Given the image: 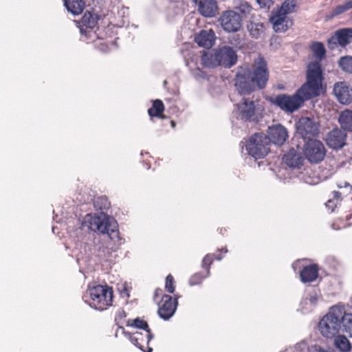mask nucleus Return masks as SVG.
Returning <instances> with one entry per match:
<instances>
[{
  "instance_id": "1",
  "label": "nucleus",
  "mask_w": 352,
  "mask_h": 352,
  "mask_svg": "<svg viewBox=\"0 0 352 352\" xmlns=\"http://www.w3.org/2000/svg\"><path fill=\"white\" fill-rule=\"evenodd\" d=\"M307 81L293 95L279 94L272 102L287 113H293L303 106L305 102L318 96L323 80L321 65L319 61L309 64Z\"/></svg>"
},
{
  "instance_id": "2",
  "label": "nucleus",
  "mask_w": 352,
  "mask_h": 352,
  "mask_svg": "<svg viewBox=\"0 0 352 352\" xmlns=\"http://www.w3.org/2000/svg\"><path fill=\"white\" fill-rule=\"evenodd\" d=\"M268 77L266 62L259 56L255 59L252 69L246 65L238 67L234 86L240 95H248L256 87L264 88Z\"/></svg>"
},
{
  "instance_id": "3",
  "label": "nucleus",
  "mask_w": 352,
  "mask_h": 352,
  "mask_svg": "<svg viewBox=\"0 0 352 352\" xmlns=\"http://www.w3.org/2000/svg\"><path fill=\"white\" fill-rule=\"evenodd\" d=\"M343 306H333L319 322V329L322 335L327 338L335 337L341 329Z\"/></svg>"
},
{
  "instance_id": "4",
  "label": "nucleus",
  "mask_w": 352,
  "mask_h": 352,
  "mask_svg": "<svg viewBox=\"0 0 352 352\" xmlns=\"http://www.w3.org/2000/svg\"><path fill=\"white\" fill-rule=\"evenodd\" d=\"M90 307L103 311L112 305L113 291L111 287L107 285H97L89 289Z\"/></svg>"
},
{
  "instance_id": "5",
  "label": "nucleus",
  "mask_w": 352,
  "mask_h": 352,
  "mask_svg": "<svg viewBox=\"0 0 352 352\" xmlns=\"http://www.w3.org/2000/svg\"><path fill=\"white\" fill-rule=\"evenodd\" d=\"M88 221L91 230L107 234L111 239L118 236V223L113 217L102 214L90 216Z\"/></svg>"
},
{
  "instance_id": "6",
  "label": "nucleus",
  "mask_w": 352,
  "mask_h": 352,
  "mask_svg": "<svg viewBox=\"0 0 352 352\" xmlns=\"http://www.w3.org/2000/svg\"><path fill=\"white\" fill-rule=\"evenodd\" d=\"M240 144L242 148L245 147L248 154H268L271 152L270 140L263 133H254Z\"/></svg>"
},
{
  "instance_id": "7",
  "label": "nucleus",
  "mask_w": 352,
  "mask_h": 352,
  "mask_svg": "<svg viewBox=\"0 0 352 352\" xmlns=\"http://www.w3.org/2000/svg\"><path fill=\"white\" fill-rule=\"evenodd\" d=\"M296 129L298 133L302 136L301 138H307L309 136H315L319 132L318 124L313 119L309 118L302 117L299 119L296 124ZM300 138H296L292 139V144L295 142H299ZM288 154H301L299 144H296V149L294 147L290 148Z\"/></svg>"
},
{
  "instance_id": "8",
  "label": "nucleus",
  "mask_w": 352,
  "mask_h": 352,
  "mask_svg": "<svg viewBox=\"0 0 352 352\" xmlns=\"http://www.w3.org/2000/svg\"><path fill=\"white\" fill-rule=\"evenodd\" d=\"M296 6V0H285L280 8L272 13L270 21L276 32H285L288 29L287 14L294 12Z\"/></svg>"
},
{
  "instance_id": "9",
  "label": "nucleus",
  "mask_w": 352,
  "mask_h": 352,
  "mask_svg": "<svg viewBox=\"0 0 352 352\" xmlns=\"http://www.w3.org/2000/svg\"><path fill=\"white\" fill-rule=\"evenodd\" d=\"M324 162L320 168L325 177L332 175L339 168L352 166V156L348 155H323Z\"/></svg>"
},
{
  "instance_id": "10",
  "label": "nucleus",
  "mask_w": 352,
  "mask_h": 352,
  "mask_svg": "<svg viewBox=\"0 0 352 352\" xmlns=\"http://www.w3.org/2000/svg\"><path fill=\"white\" fill-rule=\"evenodd\" d=\"M235 106V112L238 118L245 121H254L257 120L256 114L260 108L256 106L254 101L243 98L240 103L236 104Z\"/></svg>"
},
{
  "instance_id": "11",
  "label": "nucleus",
  "mask_w": 352,
  "mask_h": 352,
  "mask_svg": "<svg viewBox=\"0 0 352 352\" xmlns=\"http://www.w3.org/2000/svg\"><path fill=\"white\" fill-rule=\"evenodd\" d=\"M123 333L130 341L138 348L144 352H152L153 349L149 346V342L153 338V334L151 331H146L144 333L135 331L133 333L124 331V327H119Z\"/></svg>"
},
{
  "instance_id": "12",
  "label": "nucleus",
  "mask_w": 352,
  "mask_h": 352,
  "mask_svg": "<svg viewBox=\"0 0 352 352\" xmlns=\"http://www.w3.org/2000/svg\"><path fill=\"white\" fill-rule=\"evenodd\" d=\"M219 21L223 30L227 32H236L242 26V17L234 10L223 12Z\"/></svg>"
},
{
  "instance_id": "13",
  "label": "nucleus",
  "mask_w": 352,
  "mask_h": 352,
  "mask_svg": "<svg viewBox=\"0 0 352 352\" xmlns=\"http://www.w3.org/2000/svg\"><path fill=\"white\" fill-rule=\"evenodd\" d=\"M178 297L177 295H175V298L167 294L163 295L157 311L160 318L168 320L173 316L178 305Z\"/></svg>"
},
{
  "instance_id": "14",
  "label": "nucleus",
  "mask_w": 352,
  "mask_h": 352,
  "mask_svg": "<svg viewBox=\"0 0 352 352\" xmlns=\"http://www.w3.org/2000/svg\"><path fill=\"white\" fill-rule=\"evenodd\" d=\"M217 66L222 65L230 68L234 65L237 61V55L232 47L223 46L216 50Z\"/></svg>"
},
{
  "instance_id": "15",
  "label": "nucleus",
  "mask_w": 352,
  "mask_h": 352,
  "mask_svg": "<svg viewBox=\"0 0 352 352\" xmlns=\"http://www.w3.org/2000/svg\"><path fill=\"white\" fill-rule=\"evenodd\" d=\"M333 93L341 104H348L352 102V88L345 81L335 83Z\"/></svg>"
},
{
  "instance_id": "16",
  "label": "nucleus",
  "mask_w": 352,
  "mask_h": 352,
  "mask_svg": "<svg viewBox=\"0 0 352 352\" xmlns=\"http://www.w3.org/2000/svg\"><path fill=\"white\" fill-rule=\"evenodd\" d=\"M352 41V28H343L336 32L328 41L329 47L333 48L339 45L344 47Z\"/></svg>"
},
{
  "instance_id": "17",
  "label": "nucleus",
  "mask_w": 352,
  "mask_h": 352,
  "mask_svg": "<svg viewBox=\"0 0 352 352\" xmlns=\"http://www.w3.org/2000/svg\"><path fill=\"white\" fill-rule=\"evenodd\" d=\"M267 132L270 142H272L274 144L282 145L288 138L286 128L281 124L270 126Z\"/></svg>"
},
{
  "instance_id": "18",
  "label": "nucleus",
  "mask_w": 352,
  "mask_h": 352,
  "mask_svg": "<svg viewBox=\"0 0 352 352\" xmlns=\"http://www.w3.org/2000/svg\"><path fill=\"white\" fill-rule=\"evenodd\" d=\"M303 143V154H325L326 149L323 143L316 139L300 138Z\"/></svg>"
},
{
  "instance_id": "19",
  "label": "nucleus",
  "mask_w": 352,
  "mask_h": 352,
  "mask_svg": "<svg viewBox=\"0 0 352 352\" xmlns=\"http://www.w3.org/2000/svg\"><path fill=\"white\" fill-rule=\"evenodd\" d=\"M346 133L342 130L336 129L330 131L327 138V144L333 148H340L344 145Z\"/></svg>"
},
{
  "instance_id": "20",
  "label": "nucleus",
  "mask_w": 352,
  "mask_h": 352,
  "mask_svg": "<svg viewBox=\"0 0 352 352\" xmlns=\"http://www.w3.org/2000/svg\"><path fill=\"white\" fill-rule=\"evenodd\" d=\"M199 12L205 17H213L218 12L217 2L215 0H203L197 3Z\"/></svg>"
},
{
  "instance_id": "21",
  "label": "nucleus",
  "mask_w": 352,
  "mask_h": 352,
  "mask_svg": "<svg viewBox=\"0 0 352 352\" xmlns=\"http://www.w3.org/2000/svg\"><path fill=\"white\" fill-rule=\"evenodd\" d=\"M195 41L199 46L210 48L214 43V32L212 30H203L195 36Z\"/></svg>"
},
{
  "instance_id": "22",
  "label": "nucleus",
  "mask_w": 352,
  "mask_h": 352,
  "mask_svg": "<svg viewBox=\"0 0 352 352\" xmlns=\"http://www.w3.org/2000/svg\"><path fill=\"white\" fill-rule=\"evenodd\" d=\"M228 252V249L226 248H222L221 249L217 250V253L213 254H206L201 263V267L207 274H210V267L213 263L214 261L217 260L220 261L223 258V254Z\"/></svg>"
},
{
  "instance_id": "23",
  "label": "nucleus",
  "mask_w": 352,
  "mask_h": 352,
  "mask_svg": "<svg viewBox=\"0 0 352 352\" xmlns=\"http://www.w3.org/2000/svg\"><path fill=\"white\" fill-rule=\"evenodd\" d=\"M318 267L316 264H311L302 267L300 272V280L303 283H311L318 276Z\"/></svg>"
},
{
  "instance_id": "24",
  "label": "nucleus",
  "mask_w": 352,
  "mask_h": 352,
  "mask_svg": "<svg viewBox=\"0 0 352 352\" xmlns=\"http://www.w3.org/2000/svg\"><path fill=\"white\" fill-rule=\"evenodd\" d=\"M282 162L292 169H300L305 166V159L303 155H283Z\"/></svg>"
},
{
  "instance_id": "25",
  "label": "nucleus",
  "mask_w": 352,
  "mask_h": 352,
  "mask_svg": "<svg viewBox=\"0 0 352 352\" xmlns=\"http://www.w3.org/2000/svg\"><path fill=\"white\" fill-rule=\"evenodd\" d=\"M98 20V17L97 15H94L89 12H85L80 21L82 25L80 26V31L81 34H87L84 27L89 29L94 28L97 25Z\"/></svg>"
},
{
  "instance_id": "26",
  "label": "nucleus",
  "mask_w": 352,
  "mask_h": 352,
  "mask_svg": "<svg viewBox=\"0 0 352 352\" xmlns=\"http://www.w3.org/2000/svg\"><path fill=\"white\" fill-rule=\"evenodd\" d=\"M338 122L343 130L352 131V111L347 109L342 111Z\"/></svg>"
},
{
  "instance_id": "27",
  "label": "nucleus",
  "mask_w": 352,
  "mask_h": 352,
  "mask_svg": "<svg viewBox=\"0 0 352 352\" xmlns=\"http://www.w3.org/2000/svg\"><path fill=\"white\" fill-rule=\"evenodd\" d=\"M65 5L67 10L74 15L81 14L85 8L83 0H65Z\"/></svg>"
},
{
  "instance_id": "28",
  "label": "nucleus",
  "mask_w": 352,
  "mask_h": 352,
  "mask_svg": "<svg viewBox=\"0 0 352 352\" xmlns=\"http://www.w3.org/2000/svg\"><path fill=\"white\" fill-rule=\"evenodd\" d=\"M250 35L254 38H258L262 36L265 31V27L263 23L250 21L247 26Z\"/></svg>"
},
{
  "instance_id": "29",
  "label": "nucleus",
  "mask_w": 352,
  "mask_h": 352,
  "mask_svg": "<svg viewBox=\"0 0 352 352\" xmlns=\"http://www.w3.org/2000/svg\"><path fill=\"white\" fill-rule=\"evenodd\" d=\"M336 347L341 352H349L351 350V344L343 335H336L334 339Z\"/></svg>"
},
{
  "instance_id": "30",
  "label": "nucleus",
  "mask_w": 352,
  "mask_h": 352,
  "mask_svg": "<svg viewBox=\"0 0 352 352\" xmlns=\"http://www.w3.org/2000/svg\"><path fill=\"white\" fill-rule=\"evenodd\" d=\"M338 190L333 191L332 194L335 195L336 198L339 197L340 199H343L344 197H346L351 194L352 192V186L346 182H340L337 184Z\"/></svg>"
},
{
  "instance_id": "31",
  "label": "nucleus",
  "mask_w": 352,
  "mask_h": 352,
  "mask_svg": "<svg viewBox=\"0 0 352 352\" xmlns=\"http://www.w3.org/2000/svg\"><path fill=\"white\" fill-rule=\"evenodd\" d=\"M341 328L352 337V314H346L344 309L342 314Z\"/></svg>"
},
{
  "instance_id": "32",
  "label": "nucleus",
  "mask_w": 352,
  "mask_h": 352,
  "mask_svg": "<svg viewBox=\"0 0 352 352\" xmlns=\"http://www.w3.org/2000/svg\"><path fill=\"white\" fill-rule=\"evenodd\" d=\"M216 51L214 54L204 52L201 56V64L206 67H217Z\"/></svg>"
},
{
  "instance_id": "33",
  "label": "nucleus",
  "mask_w": 352,
  "mask_h": 352,
  "mask_svg": "<svg viewBox=\"0 0 352 352\" xmlns=\"http://www.w3.org/2000/svg\"><path fill=\"white\" fill-rule=\"evenodd\" d=\"M164 106L160 100H155L153 101V106L148 111V113L151 117H160L164 111Z\"/></svg>"
},
{
  "instance_id": "34",
  "label": "nucleus",
  "mask_w": 352,
  "mask_h": 352,
  "mask_svg": "<svg viewBox=\"0 0 352 352\" xmlns=\"http://www.w3.org/2000/svg\"><path fill=\"white\" fill-rule=\"evenodd\" d=\"M338 65L344 72L352 74V56L341 57L339 59Z\"/></svg>"
},
{
  "instance_id": "35",
  "label": "nucleus",
  "mask_w": 352,
  "mask_h": 352,
  "mask_svg": "<svg viewBox=\"0 0 352 352\" xmlns=\"http://www.w3.org/2000/svg\"><path fill=\"white\" fill-rule=\"evenodd\" d=\"M126 325L129 327L138 328L140 329L143 330L144 331H146L147 330L151 331L147 322L140 318H137L133 320H128Z\"/></svg>"
},
{
  "instance_id": "36",
  "label": "nucleus",
  "mask_w": 352,
  "mask_h": 352,
  "mask_svg": "<svg viewBox=\"0 0 352 352\" xmlns=\"http://www.w3.org/2000/svg\"><path fill=\"white\" fill-rule=\"evenodd\" d=\"M311 49L316 58L321 60L326 54L324 45L320 42H314L311 45Z\"/></svg>"
},
{
  "instance_id": "37",
  "label": "nucleus",
  "mask_w": 352,
  "mask_h": 352,
  "mask_svg": "<svg viewBox=\"0 0 352 352\" xmlns=\"http://www.w3.org/2000/svg\"><path fill=\"white\" fill-rule=\"evenodd\" d=\"M209 276L210 274H207V272L205 271L196 272L190 277L188 283L190 286L199 285L205 278Z\"/></svg>"
},
{
  "instance_id": "38",
  "label": "nucleus",
  "mask_w": 352,
  "mask_h": 352,
  "mask_svg": "<svg viewBox=\"0 0 352 352\" xmlns=\"http://www.w3.org/2000/svg\"><path fill=\"white\" fill-rule=\"evenodd\" d=\"M94 206L96 210H107L110 207V202L106 196H100L94 198Z\"/></svg>"
},
{
  "instance_id": "39",
  "label": "nucleus",
  "mask_w": 352,
  "mask_h": 352,
  "mask_svg": "<svg viewBox=\"0 0 352 352\" xmlns=\"http://www.w3.org/2000/svg\"><path fill=\"white\" fill-rule=\"evenodd\" d=\"M350 9H352V0L346 1L343 4L336 6L332 10L331 15L333 16H337L349 10Z\"/></svg>"
},
{
  "instance_id": "40",
  "label": "nucleus",
  "mask_w": 352,
  "mask_h": 352,
  "mask_svg": "<svg viewBox=\"0 0 352 352\" xmlns=\"http://www.w3.org/2000/svg\"><path fill=\"white\" fill-rule=\"evenodd\" d=\"M350 9H352V0L346 1L343 4L336 6L332 10L331 15L333 16H337L349 10Z\"/></svg>"
},
{
  "instance_id": "41",
  "label": "nucleus",
  "mask_w": 352,
  "mask_h": 352,
  "mask_svg": "<svg viewBox=\"0 0 352 352\" xmlns=\"http://www.w3.org/2000/svg\"><path fill=\"white\" fill-rule=\"evenodd\" d=\"M342 200L339 197L336 198L335 195H333V197L329 199L326 203V208L331 212H333L340 205Z\"/></svg>"
},
{
  "instance_id": "42",
  "label": "nucleus",
  "mask_w": 352,
  "mask_h": 352,
  "mask_svg": "<svg viewBox=\"0 0 352 352\" xmlns=\"http://www.w3.org/2000/svg\"><path fill=\"white\" fill-rule=\"evenodd\" d=\"M305 159V166H307V164L311 165L317 164L320 162H324L323 155H303Z\"/></svg>"
},
{
  "instance_id": "43",
  "label": "nucleus",
  "mask_w": 352,
  "mask_h": 352,
  "mask_svg": "<svg viewBox=\"0 0 352 352\" xmlns=\"http://www.w3.org/2000/svg\"><path fill=\"white\" fill-rule=\"evenodd\" d=\"M175 289V281L171 274H168L166 278L165 289L170 294H173Z\"/></svg>"
},
{
  "instance_id": "44",
  "label": "nucleus",
  "mask_w": 352,
  "mask_h": 352,
  "mask_svg": "<svg viewBox=\"0 0 352 352\" xmlns=\"http://www.w3.org/2000/svg\"><path fill=\"white\" fill-rule=\"evenodd\" d=\"M236 9L243 15H246L250 13L252 10L251 6L247 2H242L240 5L236 8Z\"/></svg>"
},
{
  "instance_id": "45",
  "label": "nucleus",
  "mask_w": 352,
  "mask_h": 352,
  "mask_svg": "<svg viewBox=\"0 0 352 352\" xmlns=\"http://www.w3.org/2000/svg\"><path fill=\"white\" fill-rule=\"evenodd\" d=\"M318 300V296L316 293L313 294H309L307 297L305 298V303L314 306L316 305Z\"/></svg>"
},
{
  "instance_id": "46",
  "label": "nucleus",
  "mask_w": 352,
  "mask_h": 352,
  "mask_svg": "<svg viewBox=\"0 0 352 352\" xmlns=\"http://www.w3.org/2000/svg\"><path fill=\"white\" fill-rule=\"evenodd\" d=\"M261 8L269 9L274 3L275 0H256Z\"/></svg>"
},
{
  "instance_id": "47",
  "label": "nucleus",
  "mask_w": 352,
  "mask_h": 352,
  "mask_svg": "<svg viewBox=\"0 0 352 352\" xmlns=\"http://www.w3.org/2000/svg\"><path fill=\"white\" fill-rule=\"evenodd\" d=\"M126 317V313L123 309H120L116 311L115 320L117 323Z\"/></svg>"
},
{
  "instance_id": "48",
  "label": "nucleus",
  "mask_w": 352,
  "mask_h": 352,
  "mask_svg": "<svg viewBox=\"0 0 352 352\" xmlns=\"http://www.w3.org/2000/svg\"><path fill=\"white\" fill-rule=\"evenodd\" d=\"M250 156L251 157H250V160H253L254 162L257 163L258 166H261V164H263V162L259 161V160L264 159L265 155H250Z\"/></svg>"
},
{
  "instance_id": "49",
  "label": "nucleus",
  "mask_w": 352,
  "mask_h": 352,
  "mask_svg": "<svg viewBox=\"0 0 352 352\" xmlns=\"http://www.w3.org/2000/svg\"><path fill=\"white\" fill-rule=\"evenodd\" d=\"M219 232L221 234L224 235L227 232V230L225 228H219Z\"/></svg>"
},
{
  "instance_id": "50",
  "label": "nucleus",
  "mask_w": 352,
  "mask_h": 352,
  "mask_svg": "<svg viewBox=\"0 0 352 352\" xmlns=\"http://www.w3.org/2000/svg\"><path fill=\"white\" fill-rule=\"evenodd\" d=\"M316 352H333L327 350H324L322 349L321 347H318V349H316Z\"/></svg>"
},
{
  "instance_id": "51",
  "label": "nucleus",
  "mask_w": 352,
  "mask_h": 352,
  "mask_svg": "<svg viewBox=\"0 0 352 352\" xmlns=\"http://www.w3.org/2000/svg\"><path fill=\"white\" fill-rule=\"evenodd\" d=\"M162 292V290L161 289H160V288L156 289L155 291V296H158L159 293Z\"/></svg>"
},
{
  "instance_id": "52",
  "label": "nucleus",
  "mask_w": 352,
  "mask_h": 352,
  "mask_svg": "<svg viewBox=\"0 0 352 352\" xmlns=\"http://www.w3.org/2000/svg\"><path fill=\"white\" fill-rule=\"evenodd\" d=\"M171 123L173 126H175V122L173 121H172Z\"/></svg>"
},
{
  "instance_id": "53",
  "label": "nucleus",
  "mask_w": 352,
  "mask_h": 352,
  "mask_svg": "<svg viewBox=\"0 0 352 352\" xmlns=\"http://www.w3.org/2000/svg\"><path fill=\"white\" fill-rule=\"evenodd\" d=\"M351 216H352V214H351Z\"/></svg>"
}]
</instances>
